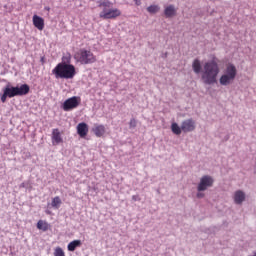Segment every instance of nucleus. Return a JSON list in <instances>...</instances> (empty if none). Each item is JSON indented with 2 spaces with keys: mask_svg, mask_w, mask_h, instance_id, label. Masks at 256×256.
<instances>
[{
  "mask_svg": "<svg viewBox=\"0 0 256 256\" xmlns=\"http://www.w3.org/2000/svg\"><path fill=\"white\" fill-rule=\"evenodd\" d=\"M171 129H172V133H174V135H181V131H183L181 129V126L179 127L178 123H172Z\"/></svg>",
  "mask_w": 256,
  "mask_h": 256,
  "instance_id": "obj_21",
  "label": "nucleus"
},
{
  "mask_svg": "<svg viewBox=\"0 0 256 256\" xmlns=\"http://www.w3.org/2000/svg\"><path fill=\"white\" fill-rule=\"evenodd\" d=\"M92 132L96 137H103L105 133H107V130L103 124H95L92 128Z\"/></svg>",
  "mask_w": 256,
  "mask_h": 256,
  "instance_id": "obj_12",
  "label": "nucleus"
},
{
  "mask_svg": "<svg viewBox=\"0 0 256 256\" xmlns=\"http://www.w3.org/2000/svg\"><path fill=\"white\" fill-rule=\"evenodd\" d=\"M52 73L56 79H73L77 75V69L71 64V57H68L66 62L58 63Z\"/></svg>",
  "mask_w": 256,
  "mask_h": 256,
  "instance_id": "obj_2",
  "label": "nucleus"
},
{
  "mask_svg": "<svg viewBox=\"0 0 256 256\" xmlns=\"http://www.w3.org/2000/svg\"><path fill=\"white\" fill-rule=\"evenodd\" d=\"M30 91L29 85L22 84L20 87H5L3 89V94L0 96V99L3 103L7 102V97L9 99H13V97H23V95H27Z\"/></svg>",
  "mask_w": 256,
  "mask_h": 256,
  "instance_id": "obj_3",
  "label": "nucleus"
},
{
  "mask_svg": "<svg viewBox=\"0 0 256 256\" xmlns=\"http://www.w3.org/2000/svg\"><path fill=\"white\" fill-rule=\"evenodd\" d=\"M54 256H65V251L61 247H56L54 249Z\"/></svg>",
  "mask_w": 256,
  "mask_h": 256,
  "instance_id": "obj_23",
  "label": "nucleus"
},
{
  "mask_svg": "<svg viewBox=\"0 0 256 256\" xmlns=\"http://www.w3.org/2000/svg\"><path fill=\"white\" fill-rule=\"evenodd\" d=\"M219 71V64L217 63L216 58L206 62L203 66L201 76L204 85H215V83H217Z\"/></svg>",
  "mask_w": 256,
  "mask_h": 256,
  "instance_id": "obj_1",
  "label": "nucleus"
},
{
  "mask_svg": "<svg viewBox=\"0 0 256 256\" xmlns=\"http://www.w3.org/2000/svg\"><path fill=\"white\" fill-rule=\"evenodd\" d=\"M81 105V97L73 96L68 98L62 104L63 111H73V109H77Z\"/></svg>",
  "mask_w": 256,
  "mask_h": 256,
  "instance_id": "obj_6",
  "label": "nucleus"
},
{
  "mask_svg": "<svg viewBox=\"0 0 256 256\" xmlns=\"http://www.w3.org/2000/svg\"><path fill=\"white\" fill-rule=\"evenodd\" d=\"M196 127L195 120L193 119H187L184 120L181 124V129L183 133H191Z\"/></svg>",
  "mask_w": 256,
  "mask_h": 256,
  "instance_id": "obj_8",
  "label": "nucleus"
},
{
  "mask_svg": "<svg viewBox=\"0 0 256 256\" xmlns=\"http://www.w3.org/2000/svg\"><path fill=\"white\" fill-rule=\"evenodd\" d=\"M129 127H130V129H135V127H137V120H135V118H132L130 120Z\"/></svg>",
  "mask_w": 256,
  "mask_h": 256,
  "instance_id": "obj_24",
  "label": "nucleus"
},
{
  "mask_svg": "<svg viewBox=\"0 0 256 256\" xmlns=\"http://www.w3.org/2000/svg\"><path fill=\"white\" fill-rule=\"evenodd\" d=\"M225 75H228L235 79V77H237V67H235V65L233 64H228L226 67Z\"/></svg>",
  "mask_w": 256,
  "mask_h": 256,
  "instance_id": "obj_15",
  "label": "nucleus"
},
{
  "mask_svg": "<svg viewBox=\"0 0 256 256\" xmlns=\"http://www.w3.org/2000/svg\"><path fill=\"white\" fill-rule=\"evenodd\" d=\"M99 7H104L99 14L100 19H117V17H121V10L117 8L111 9L113 7L111 1L100 2Z\"/></svg>",
  "mask_w": 256,
  "mask_h": 256,
  "instance_id": "obj_5",
  "label": "nucleus"
},
{
  "mask_svg": "<svg viewBox=\"0 0 256 256\" xmlns=\"http://www.w3.org/2000/svg\"><path fill=\"white\" fill-rule=\"evenodd\" d=\"M213 177L209 176V175H205L200 179V182L198 184V191H207V189H209V187H213Z\"/></svg>",
  "mask_w": 256,
  "mask_h": 256,
  "instance_id": "obj_7",
  "label": "nucleus"
},
{
  "mask_svg": "<svg viewBox=\"0 0 256 256\" xmlns=\"http://www.w3.org/2000/svg\"><path fill=\"white\" fill-rule=\"evenodd\" d=\"M159 9L160 8L158 5H150L149 7H147L148 13H152V14L159 13Z\"/></svg>",
  "mask_w": 256,
  "mask_h": 256,
  "instance_id": "obj_22",
  "label": "nucleus"
},
{
  "mask_svg": "<svg viewBox=\"0 0 256 256\" xmlns=\"http://www.w3.org/2000/svg\"><path fill=\"white\" fill-rule=\"evenodd\" d=\"M74 59L77 63H80L81 65H91L97 61V57L91 50H87L85 48H82L78 50L74 54Z\"/></svg>",
  "mask_w": 256,
  "mask_h": 256,
  "instance_id": "obj_4",
  "label": "nucleus"
},
{
  "mask_svg": "<svg viewBox=\"0 0 256 256\" xmlns=\"http://www.w3.org/2000/svg\"><path fill=\"white\" fill-rule=\"evenodd\" d=\"M49 227V223H47L45 220H39L37 222V229L40 231H49Z\"/></svg>",
  "mask_w": 256,
  "mask_h": 256,
  "instance_id": "obj_17",
  "label": "nucleus"
},
{
  "mask_svg": "<svg viewBox=\"0 0 256 256\" xmlns=\"http://www.w3.org/2000/svg\"><path fill=\"white\" fill-rule=\"evenodd\" d=\"M77 247H81V240H73L72 242H70L68 244L67 249H68V251H72L73 252V251H75V249Z\"/></svg>",
  "mask_w": 256,
  "mask_h": 256,
  "instance_id": "obj_18",
  "label": "nucleus"
},
{
  "mask_svg": "<svg viewBox=\"0 0 256 256\" xmlns=\"http://www.w3.org/2000/svg\"><path fill=\"white\" fill-rule=\"evenodd\" d=\"M235 81V78H233L232 76H229L227 74H223L220 79H219V83L220 85L223 86H227V85H231V83Z\"/></svg>",
  "mask_w": 256,
  "mask_h": 256,
  "instance_id": "obj_14",
  "label": "nucleus"
},
{
  "mask_svg": "<svg viewBox=\"0 0 256 256\" xmlns=\"http://www.w3.org/2000/svg\"><path fill=\"white\" fill-rule=\"evenodd\" d=\"M76 129L77 134L79 135V137H81V139H85V137H87V135L89 134V125H87V123L85 122L79 123Z\"/></svg>",
  "mask_w": 256,
  "mask_h": 256,
  "instance_id": "obj_9",
  "label": "nucleus"
},
{
  "mask_svg": "<svg viewBox=\"0 0 256 256\" xmlns=\"http://www.w3.org/2000/svg\"><path fill=\"white\" fill-rule=\"evenodd\" d=\"M45 11H51V8L45 7Z\"/></svg>",
  "mask_w": 256,
  "mask_h": 256,
  "instance_id": "obj_26",
  "label": "nucleus"
},
{
  "mask_svg": "<svg viewBox=\"0 0 256 256\" xmlns=\"http://www.w3.org/2000/svg\"><path fill=\"white\" fill-rule=\"evenodd\" d=\"M245 201V192L238 190L234 193V203L236 205H241Z\"/></svg>",
  "mask_w": 256,
  "mask_h": 256,
  "instance_id": "obj_13",
  "label": "nucleus"
},
{
  "mask_svg": "<svg viewBox=\"0 0 256 256\" xmlns=\"http://www.w3.org/2000/svg\"><path fill=\"white\" fill-rule=\"evenodd\" d=\"M192 68L194 73L196 74L201 73V61H199V59H195L192 63Z\"/></svg>",
  "mask_w": 256,
  "mask_h": 256,
  "instance_id": "obj_19",
  "label": "nucleus"
},
{
  "mask_svg": "<svg viewBox=\"0 0 256 256\" xmlns=\"http://www.w3.org/2000/svg\"><path fill=\"white\" fill-rule=\"evenodd\" d=\"M51 206L54 209H59L61 207V198L59 196H56L52 199Z\"/></svg>",
  "mask_w": 256,
  "mask_h": 256,
  "instance_id": "obj_20",
  "label": "nucleus"
},
{
  "mask_svg": "<svg viewBox=\"0 0 256 256\" xmlns=\"http://www.w3.org/2000/svg\"><path fill=\"white\" fill-rule=\"evenodd\" d=\"M52 145H61L63 143V136L61 135V131L59 128L52 129Z\"/></svg>",
  "mask_w": 256,
  "mask_h": 256,
  "instance_id": "obj_10",
  "label": "nucleus"
},
{
  "mask_svg": "<svg viewBox=\"0 0 256 256\" xmlns=\"http://www.w3.org/2000/svg\"><path fill=\"white\" fill-rule=\"evenodd\" d=\"M197 197H198V199H201V198L205 197V194L199 192V193L197 194Z\"/></svg>",
  "mask_w": 256,
  "mask_h": 256,
  "instance_id": "obj_25",
  "label": "nucleus"
},
{
  "mask_svg": "<svg viewBox=\"0 0 256 256\" xmlns=\"http://www.w3.org/2000/svg\"><path fill=\"white\" fill-rule=\"evenodd\" d=\"M176 13H177V10L173 5L167 6L164 10V15L165 17H168V18L175 17Z\"/></svg>",
  "mask_w": 256,
  "mask_h": 256,
  "instance_id": "obj_16",
  "label": "nucleus"
},
{
  "mask_svg": "<svg viewBox=\"0 0 256 256\" xmlns=\"http://www.w3.org/2000/svg\"><path fill=\"white\" fill-rule=\"evenodd\" d=\"M32 23L38 31H43L45 29V19L40 16L34 15L32 18Z\"/></svg>",
  "mask_w": 256,
  "mask_h": 256,
  "instance_id": "obj_11",
  "label": "nucleus"
}]
</instances>
